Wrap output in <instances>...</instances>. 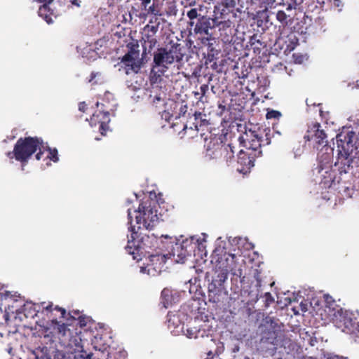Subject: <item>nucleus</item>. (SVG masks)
<instances>
[{
  "label": "nucleus",
  "instance_id": "38",
  "mask_svg": "<svg viewBox=\"0 0 359 359\" xmlns=\"http://www.w3.org/2000/svg\"><path fill=\"white\" fill-rule=\"evenodd\" d=\"M46 150V147L44 146V144L43 143L42 144V146H41L39 149H38V152L36 153V154L35 155V158L37 161H40L42 157H43V155L44 154V151Z\"/></svg>",
  "mask_w": 359,
  "mask_h": 359
},
{
  "label": "nucleus",
  "instance_id": "37",
  "mask_svg": "<svg viewBox=\"0 0 359 359\" xmlns=\"http://www.w3.org/2000/svg\"><path fill=\"white\" fill-rule=\"evenodd\" d=\"M264 297L265 299V306H269L274 302V298L269 292H265Z\"/></svg>",
  "mask_w": 359,
  "mask_h": 359
},
{
  "label": "nucleus",
  "instance_id": "23",
  "mask_svg": "<svg viewBox=\"0 0 359 359\" xmlns=\"http://www.w3.org/2000/svg\"><path fill=\"white\" fill-rule=\"evenodd\" d=\"M190 119H193L192 124L196 130H199L201 128L206 127L209 125L208 121L206 119V115L199 111H196Z\"/></svg>",
  "mask_w": 359,
  "mask_h": 359
},
{
  "label": "nucleus",
  "instance_id": "39",
  "mask_svg": "<svg viewBox=\"0 0 359 359\" xmlns=\"http://www.w3.org/2000/svg\"><path fill=\"white\" fill-rule=\"evenodd\" d=\"M78 320V325L81 327H84L86 326L87 325V318L85 316H79V317H77V319Z\"/></svg>",
  "mask_w": 359,
  "mask_h": 359
},
{
  "label": "nucleus",
  "instance_id": "58",
  "mask_svg": "<svg viewBox=\"0 0 359 359\" xmlns=\"http://www.w3.org/2000/svg\"><path fill=\"white\" fill-rule=\"evenodd\" d=\"M323 114H324V112L321 109H320V116L323 117L324 116Z\"/></svg>",
  "mask_w": 359,
  "mask_h": 359
},
{
  "label": "nucleus",
  "instance_id": "36",
  "mask_svg": "<svg viewBox=\"0 0 359 359\" xmlns=\"http://www.w3.org/2000/svg\"><path fill=\"white\" fill-rule=\"evenodd\" d=\"M267 119L277 118L278 119L281 116V113L276 110L269 111L266 115Z\"/></svg>",
  "mask_w": 359,
  "mask_h": 359
},
{
  "label": "nucleus",
  "instance_id": "7",
  "mask_svg": "<svg viewBox=\"0 0 359 359\" xmlns=\"http://www.w3.org/2000/svg\"><path fill=\"white\" fill-rule=\"evenodd\" d=\"M132 216L135 217L137 229L142 225L146 229H152L158 222L156 210V202L151 200H147L140 204L138 209L131 212Z\"/></svg>",
  "mask_w": 359,
  "mask_h": 359
},
{
  "label": "nucleus",
  "instance_id": "28",
  "mask_svg": "<svg viewBox=\"0 0 359 359\" xmlns=\"http://www.w3.org/2000/svg\"><path fill=\"white\" fill-rule=\"evenodd\" d=\"M276 20L281 23V25L285 27L288 25V22L290 20H288V18L290 17L287 15L285 11H278L276 13Z\"/></svg>",
  "mask_w": 359,
  "mask_h": 359
},
{
  "label": "nucleus",
  "instance_id": "16",
  "mask_svg": "<svg viewBox=\"0 0 359 359\" xmlns=\"http://www.w3.org/2000/svg\"><path fill=\"white\" fill-rule=\"evenodd\" d=\"M306 141H313V147H318L323 144H327V135L325 131L321 129V126L318 122L311 123L307 129L306 134L304 135Z\"/></svg>",
  "mask_w": 359,
  "mask_h": 359
},
{
  "label": "nucleus",
  "instance_id": "2",
  "mask_svg": "<svg viewBox=\"0 0 359 359\" xmlns=\"http://www.w3.org/2000/svg\"><path fill=\"white\" fill-rule=\"evenodd\" d=\"M128 229L131 231V240H128L126 246V251L133 256V259L137 261L142 259V256H145L146 253H149L148 249L154 247V243L156 242V238L151 236L144 235L139 238L137 231H135V225L133 224V216L131 210H128Z\"/></svg>",
  "mask_w": 359,
  "mask_h": 359
},
{
  "label": "nucleus",
  "instance_id": "19",
  "mask_svg": "<svg viewBox=\"0 0 359 359\" xmlns=\"http://www.w3.org/2000/svg\"><path fill=\"white\" fill-rule=\"evenodd\" d=\"M227 279V273L224 271L219 272L215 278H214L212 282L208 285V296L210 300H212L214 302L219 301L217 295H219L223 290L224 283Z\"/></svg>",
  "mask_w": 359,
  "mask_h": 359
},
{
  "label": "nucleus",
  "instance_id": "12",
  "mask_svg": "<svg viewBox=\"0 0 359 359\" xmlns=\"http://www.w3.org/2000/svg\"><path fill=\"white\" fill-rule=\"evenodd\" d=\"M97 109L93 114L90 118V124L96 126L99 124V130L102 135H105L109 130V123L110 122V111L114 109V104L111 107L105 106V103L97 102Z\"/></svg>",
  "mask_w": 359,
  "mask_h": 359
},
{
  "label": "nucleus",
  "instance_id": "61",
  "mask_svg": "<svg viewBox=\"0 0 359 359\" xmlns=\"http://www.w3.org/2000/svg\"><path fill=\"white\" fill-rule=\"evenodd\" d=\"M357 123L359 125V118L357 121Z\"/></svg>",
  "mask_w": 359,
  "mask_h": 359
},
{
  "label": "nucleus",
  "instance_id": "44",
  "mask_svg": "<svg viewBox=\"0 0 359 359\" xmlns=\"http://www.w3.org/2000/svg\"><path fill=\"white\" fill-rule=\"evenodd\" d=\"M54 359H68L64 353L58 352L54 355Z\"/></svg>",
  "mask_w": 359,
  "mask_h": 359
},
{
  "label": "nucleus",
  "instance_id": "48",
  "mask_svg": "<svg viewBox=\"0 0 359 359\" xmlns=\"http://www.w3.org/2000/svg\"><path fill=\"white\" fill-rule=\"evenodd\" d=\"M306 103L307 104L308 107H310V106H316V104L315 102H313L312 100H310V99H306Z\"/></svg>",
  "mask_w": 359,
  "mask_h": 359
},
{
  "label": "nucleus",
  "instance_id": "11",
  "mask_svg": "<svg viewBox=\"0 0 359 359\" xmlns=\"http://www.w3.org/2000/svg\"><path fill=\"white\" fill-rule=\"evenodd\" d=\"M238 150L233 143H229L228 144H214V147L208 151L212 158L219 159L226 165L233 167L236 162L235 154L238 153Z\"/></svg>",
  "mask_w": 359,
  "mask_h": 359
},
{
  "label": "nucleus",
  "instance_id": "49",
  "mask_svg": "<svg viewBox=\"0 0 359 359\" xmlns=\"http://www.w3.org/2000/svg\"><path fill=\"white\" fill-rule=\"evenodd\" d=\"M213 357H214V353L211 351H209L207 353V358L205 359H211Z\"/></svg>",
  "mask_w": 359,
  "mask_h": 359
},
{
  "label": "nucleus",
  "instance_id": "10",
  "mask_svg": "<svg viewBox=\"0 0 359 359\" xmlns=\"http://www.w3.org/2000/svg\"><path fill=\"white\" fill-rule=\"evenodd\" d=\"M126 47L128 50L121 59V62L127 74L130 73H137L142 66V60L140 58L139 43L137 41L130 42Z\"/></svg>",
  "mask_w": 359,
  "mask_h": 359
},
{
  "label": "nucleus",
  "instance_id": "1",
  "mask_svg": "<svg viewBox=\"0 0 359 359\" xmlns=\"http://www.w3.org/2000/svg\"><path fill=\"white\" fill-rule=\"evenodd\" d=\"M353 133H340L337 136V143L339 148L338 156L335 166L340 172L351 171L359 177V151H348L350 146L353 147Z\"/></svg>",
  "mask_w": 359,
  "mask_h": 359
},
{
  "label": "nucleus",
  "instance_id": "47",
  "mask_svg": "<svg viewBox=\"0 0 359 359\" xmlns=\"http://www.w3.org/2000/svg\"><path fill=\"white\" fill-rule=\"evenodd\" d=\"M71 3L72 5L75 6L76 7H80L81 1V0H72Z\"/></svg>",
  "mask_w": 359,
  "mask_h": 359
},
{
  "label": "nucleus",
  "instance_id": "20",
  "mask_svg": "<svg viewBox=\"0 0 359 359\" xmlns=\"http://www.w3.org/2000/svg\"><path fill=\"white\" fill-rule=\"evenodd\" d=\"M189 244L187 241H183L181 243H176L172 248V255L175 257V261L178 263H184L186 258L190 256L191 249H188ZM189 248L191 245H189Z\"/></svg>",
  "mask_w": 359,
  "mask_h": 359
},
{
  "label": "nucleus",
  "instance_id": "35",
  "mask_svg": "<svg viewBox=\"0 0 359 359\" xmlns=\"http://www.w3.org/2000/svg\"><path fill=\"white\" fill-rule=\"evenodd\" d=\"M170 291L168 289H163L161 292L162 303L164 307L167 308L168 304V297H169Z\"/></svg>",
  "mask_w": 359,
  "mask_h": 359
},
{
  "label": "nucleus",
  "instance_id": "34",
  "mask_svg": "<svg viewBox=\"0 0 359 359\" xmlns=\"http://www.w3.org/2000/svg\"><path fill=\"white\" fill-rule=\"evenodd\" d=\"M101 76V74L99 73V72H92L90 76V79H88V83H92V85H95V84H97L99 83H101V81L100 79V78H98L97 80H95L96 79V77H100Z\"/></svg>",
  "mask_w": 359,
  "mask_h": 359
},
{
  "label": "nucleus",
  "instance_id": "9",
  "mask_svg": "<svg viewBox=\"0 0 359 359\" xmlns=\"http://www.w3.org/2000/svg\"><path fill=\"white\" fill-rule=\"evenodd\" d=\"M316 170L321 177L320 184L324 188H333L337 177L332 170L331 156L329 154H324L318 157V164Z\"/></svg>",
  "mask_w": 359,
  "mask_h": 359
},
{
  "label": "nucleus",
  "instance_id": "8",
  "mask_svg": "<svg viewBox=\"0 0 359 359\" xmlns=\"http://www.w3.org/2000/svg\"><path fill=\"white\" fill-rule=\"evenodd\" d=\"M332 323L347 334H355L359 332V316L352 311L338 310L334 315Z\"/></svg>",
  "mask_w": 359,
  "mask_h": 359
},
{
  "label": "nucleus",
  "instance_id": "32",
  "mask_svg": "<svg viewBox=\"0 0 359 359\" xmlns=\"http://www.w3.org/2000/svg\"><path fill=\"white\" fill-rule=\"evenodd\" d=\"M257 34H253L252 36H250L249 39V44L250 46H252L253 48H259L258 46H257V44L262 45V42L258 39Z\"/></svg>",
  "mask_w": 359,
  "mask_h": 359
},
{
  "label": "nucleus",
  "instance_id": "24",
  "mask_svg": "<svg viewBox=\"0 0 359 359\" xmlns=\"http://www.w3.org/2000/svg\"><path fill=\"white\" fill-rule=\"evenodd\" d=\"M214 19V28L216 27H218L219 31L220 32V36H222V32H224V34L228 37L229 33L231 34V32L232 22L230 20L219 21L217 18Z\"/></svg>",
  "mask_w": 359,
  "mask_h": 359
},
{
  "label": "nucleus",
  "instance_id": "41",
  "mask_svg": "<svg viewBox=\"0 0 359 359\" xmlns=\"http://www.w3.org/2000/svg\"><path fill=\"white\" fill-rule=\"evenodd\" d=\"M291 3L288 4L287 6V11H291L292 8V5L295 7L296 6L300 5L303 0H290Z\"/></svg>",
  "mask_w": 359,
  "mask_h": 359
},
{
  "label": "nucleus",
  "instance_id": "27",
  "mask_svg": "<svg viewBox=\"0 0 359 359\" xmlns=\"http://www.w3.org/2000/svg\"><path fill=\"white\" fill-rule=\"evenodd\" d=\"M140 1L142 8L147 11L148 13H151L154 15H160L159 11L156 8L154 4L148 6L149 4L151 3V0H140Z\"/></svg>",
  "mask_w": 359,
  "mask_h": 359
},
{
  "label": "nucleus",
  "instance_id": "22",
  "mask_svg": "<svg viewBox=\"0 0 359 359\" xmlns=\"http://www.w3.org/2000/svg\"><path fill=\"white\" fill-rule=\"evenodd\" d=\"M276 0H250V5L257 14L266 12L271 8Z\"/></svg>",
  "mask_w": 359,
  "mask_h": 359
},
{
  "label": "nucleus",
  "instance_id": "14",
  "mask_svg": "<svg viewBox=\"0 0 359 359\" xmlns=\"http://www.w3.org/2000/svg\"><path fill=\"white\" fill-rule=\"evenodd\" d=\"M158 30V25H147L144 27V33L141 40L142 43V59L146 58L147 55L151 54V52L156 47L158 43L156 36Z\"/></svg>",
  "mask_w": 359,
  "mask_h": 359
},
{
  "label": "nucleus",
  "instance_id": "40",
  "mask_svg": "<svg viewBox=\"0 0 359 359\" xmlns=\"http://www.w3.org/2000/svg\"><path fill=\"white\" fill-rule=\"evenodd\" d=\"M208 89H209V87H208V84H203V85H201V87H200V90H201V93H201V96L198 97V99H199L200 100H202V97H203V96H205V94H206V93L208 92Z\"/></svg>",
  "mask_w": 359,
  "mask_h": 359
},
{
  "label": "nucleus",
  "instance_id": "54",
  "mask_svg": "<svg viewBox=\"0 0 359 359\" xmlns=\"http://www.w3.org/2000/svg\"><path fill=\"white\" fill-rule=\"evenodd\" d=\"M162 117L164 118L165 120H168V113L164 112L162 115Z\"/></svg>",
  "mask_w": 359,
  "mask_h": 359
},
{
  "label": "nucleus",
  "instance_id": "50",
  "mask_svg": "<svg viewBox=\"0 0 359 359\" xmlns=\"http://www.w3.org/2000/svg\"><path fill=\"white\" fill-rule=\"evenodd\" d=\"M327 359H345V358L343 357L337 355H331V356L328 357Z\"/></svg>",
  "mask_w": 359,
  "mask_h": 359
},
{
  "label": "nucleus",
  "instance_id": "3",
  "mask_svg": "<svg viewBox=\"0 0 359 359\" xmlns=\"http://www.w3.org/2000/svg\"><path fill=\"white\" fill-rule=\"evenodd\" d=\"M187 15L189 20L190 34L204 43H208V39L212 38L214 29L215 19L203 15L198 12L196 8L189 10Z\"/></svg>",
  "mask_w": 359,
  "mask_h": 359
},
{
  "label": "nucleus",
  "instance_id": "17",
  "mask_svg": "<svg viewBox=\"0 0 359 359\" xmlns=\"http://www.w3.org/2000/svg\"><path fill=\"white\" fill-rule=\"evenodd\" d=\"M0 301L5 302L6 306L8 307L12 313L18 312L20 308L24 306V299L20 294H12L11 292L7 291L0 284Z\"/></svg>",
  "mask_w": 359,
  "mask_h": 359
},
{
  "label": "nucleus",
  "instance_id": "26",
  "mask_svg": "<svg viewBox=\"0 0 359 359\" xmlns=\"http://www.w3.org/2000/svg\"><path fill=\"white\" fill-rule=\"evenodd\" d=\"M213 39L214 38L212 36V38L208 39V43H204L203 40L201 41V44L208 48V58L210 61L213 60L215 55L218 54V50L215 48L213 43L211 42Z\"/></svg>",
  "mask_w": 359,
  "mask_h": 359
},
{
  "label": "nucleus",
  "instance_id": "25",
  "mask_svg": "<svg viewBox=\"0 0 359 359\" xmlns=\"http://www.w3.org/2000/svg\"><path fill=\"white\" fill-rule=\"evenodd\" d=\"M39 15L48 24H50L53 22L52 16L53 12L50 9L49 5L43 4L39 9Z\"/></svg>",
  "mask_w": 359,
  "mask_h": 359
},
{
  "label": "nucleus",
  "instance_id": "45",
  "mask_svg": "<svg viewBox=\"0 0 359 359\" xmlns=\"http://www.w3.org/2000/svg\"><path fill=\"white\" fill-rule=\"evenodd\" d=\"M255 278H256V280H257V286L260 287V286H261V282H262V280H261V279H260V278H259V273L258 272V271H257V270H256V273H255Z\"/></svg>",
  "mask_w": 359,
  "mask_h": 359
},
{
  "label": "nucleus",
  "instance_id": "29",
  "mask_svg": "<svg viewBox=\"0 0 359 359\" xmlns=\"http://www.w3.org/2000/svg\"><path fill=\"white\" fill-rule=\"evenodd\" d=\"M46 151H48V156H47L48 158L55 163L58 161L59 157L57 149L50 148L48 146H46Z\"/></svg>",
  "mask_w": 359,
  "mask_h": 359
},
{
  "label": "nucleus",
  "instance_id": "15",
  "mask_svg": "<svg viewBox=\"0 0 359 359\" xmlns=\"http://www.w3.org/2000/svg\"><path fill=\"white\" fill-rule=\"evenodd\" d=\"M243 135H247L249 146H253L258 150H261L262 146L269 145L271 143V131L267 128L264 129L259 128L257 131L250 130L245 131Z\"/></svg>",
  "mask_w": 359,
  "mask_h": 359
},
{
  "label": "nucleus",
  "instance_id": "52",
  "mask_svg": "<svg viewBox=\"0 0 359 359\" xmlns=\"http://www.w3.org/2000/svg\"><path fill=\"white\" fill-rule=\"evenodd\" d=\"M160 101H161V97L160 96H156L153 100L154 103H157L158 102Z\"/></svg>",
  "mask_w": 359,
  "mask_h": 359
},
{
  "label": "nucleus",
  "instance_id": "42",
  "mask_svg": "<svg viewBox=\"0 0 359 359\" xmlns=\"http://www.w3.org/2000/svg\"><path fill=\"white\" fill-rule=\"evenodd\" d=\"M87 108H88V107H87V104H86V102H82L79 104V109L81 112H85L86 111Z\"/></svg>",
  "mask_w": 359,
  "mask_h": 359
},
{
  "label": "nucleus",
  "instance_id": "6",
  "mask_svg": "<svg viewBox=\"0 0 359 359\" xmlns=\"http://www.w3.org/2000/svg\"><path fill=\"white\" fill-rule=\"evenodd\" d=\"M43 140L39 137H20L14 145L13 150L8 151L6 156L26 164L32 156L42 146Z\"/></svg>",
  "mask_w": 359,
  "mask_h": 359
},
{
  "label": "nucleus",
  "instance_id": "13",
  "mask_svg": "<svg viewBox=\"0 0 359 359\" xmlns=\"http://www.w3.org/2000/svg\"><path fill=\"white\" fill-rule=\"evenodd\" d=\"M338 171L339 175L333 189L337 190L343 197L351 198L355 192L353 173H349L350 171L346 172H340L339 170Z\"/></svg>",
  "mask_w": 359,
  "mask_h": 359
},
{
  "label": "nucleus",
  "instance_id": "53",
  "mask_svg": "<svg viewBox=\"0 0 359 359\" xmlns=\"http://www.w3.org/2000/svg\"><path fill=\"white\" fill-rule=\"evenodd\" d=\"M4 317L5 318L6 323H7V322H8V313H6L4 315Z\"/></svg>",
  "mask_w": 359,
  "mask_h": 359
},
{
  "label": "nucleus",
  "instance_id": "56",
  "mask_svg": "<svg viewBox=\"0 0 359 359\" xmlns=\"http://www.w3.org/2000/svg\"><path fill=\"white\" fill-rule=\"evenodd\" d=\"M36 359H39L38 357H36ZM42 359H50L49 356L48 355H45L44 357L42 358Z\"/></svg>",
  "mask_w": 359,
  "mask_h": 359
},
{
  "label": "nucleus",
  "instance_id": "59",
  "mask_svg": "<svg viewBox=\"0 0 359 359\" xmlns=\"http://www.w3.org/2000/svg\"><path fill=\"white\" fill-rule=\"evenodd\" d=\"M200 94H201V93H198V92H195V93H194V95H195L196 97H197V96H198Z\"/></svg>",
  "mask_w": 359,
  "mask_h": 359
},
{
  "label": "nucleus",
  "instance_id": "5",
  "mask_svg": "<svg viewBox=\"0 0 359 359\" xmlns=\"http://www.w3.org/2000/svg\"><path fill=\"white\" fill-rule=\"evenodd\" d=\"M182 49L183 47L180 43H174L169 49L167 48H158L157 51L154 53L151 74H156L155 68H160L158 76H161L168 69L170 65L175 62L182 60L184 55Z\"/></svg>",
  "mask_w": 359,
  "mask_h": 359
},
{
  "label": "nucleus",
  "instance_id": "46",
  "mask_svg": "<svg viewBox=\"0 0 359 359\" xmlns=\"http://www.w3.org/2000/svg\"><path fill=\"white\" fill-rule=\"evenodd\" d=\"M55 310H57L59 311H60L61 313V317L62 318H65V315H66V310L63 308H60V307H58V306H55Z\"/></svg>",
  "mask_w": 359,
  "mask_h": 359
},
{
  "label": "nucleus",
  "instance_id": "30",
  "mask_svg": "<svg viewBox=\"0 0 359 359\" xmlns=\"http://www.w3.org/2000/svg\"><path fill=\"white\" fill-rule=\"evenodd\" d=\"M102 101H103L102 103L107 102V104H105V106L111 107L112 104H114V107L116 105V104L114 103L115 100H114V95L108 91L105 92V93L104 94Z\"/></svg>",
  "mask_w": 359,
  "mask_h": 359
},
{
  "label": "nucleus",
  "instance_id": "51",
  "mask_svg": "<svg viewBox=\"0 0 359 359\" xmlns=\"http://www.w3.org/2000/svg\"><path fill=\"white\" fill-rule=\"evenodd\" d=\"M40 3H43V4H49L53 0H37Z\"/></svg>",
  "mask_w": 359,
  "mask_h": 359
},
{
  "label": "nucleus",
  "instance_id": "57",
  "mask_svg": "<svg viewBox=\"0 0 359 359\" xmlns=\"http://www.w3.org/2000/svg\"><path fill=\"white\" fill-rule=\"evenodd\" d=\"M229 257H231V259L233 260L236 258V256L234 255H229Z\"/></svg>",
  "mask_w": 359,
  "mask_h": 359
},
{
  "label": "nucleus",
  "instance_id": "60",
  "mask_svg": "<svg viewBox=\"0 0 359 359\" xmlns=\"http://www.w3.org/2000/svg\"><path fill=\"white\" fill-rule=\"evenodd\" d=\"M2 313V310L0 308V315Z\"/></svg>",
  "mask_w": 359,
  "mask_h": 359
},
{
  "label": "nucleus",
  "instance_id": "55",
  "mask_svg": "<svg viewBox=\"0 0 359 359\" xmlns=\"http://www.w3.org/2000/svg\"><path fill=\"white\" fill-rule=\"evenodd\" d=\"M83 359H91V355L90 354H88L85 358Z\"/></svg>",
  "mask_w": 359,
  "mask_h": 359
},
{
  "label": "nucleus",
  "instance_id": "43",
  "mask_svg": "<svg viewBox=\"0 0 359 359\" xmlns=\"http://www.w3.org/2000/svg\"><path fill=\"white\" fill-rule=\"evenodd\" d=\"M69 315L70 316V317L73 319H77V317H79V316H81L80 315V313L79 311H70L69 313Z\"/></svg>",
  "mask_w": 359,
  "mask_h": 359
},
{
  "label": "nucleus",
  "instance_id": "33",
  "mask_svg": "<svg viewBox=\"0 0 359 359\" xmlns=\"http://www.w3.org/2000/svg\"><path fill=\"white\" fill-rule=\"evenodd\" d=\"M46 303L45 302H42L41 304V305H39V304H34V311L39 312L41 309V306L42 307V311H43V310H46L47 311H50L51 312L53 311V304H48L47 306H44Z\"/></svg>",
  "mask_w": 359,
  "mask_h": 359
},
{
  "label": "nucleus",
  "instance_id": "18",
  "mask_svg": "<svg viewBox=\"0 0 359 359\" xmlns=\"http://www.w3.org/2000/svg\"><path fill=\"white\" fill-rule=\"evenodd\" d=\"M165 261L166 258L163 255H150L146 259L145 266L142 267V270L147 271V273L150 276L158 275L162 271Z\"/></svg>",
  "mask_w": 359,
  "mask_h": 359
},
{
  "label": "nucleus",
  "instance_id": "4",
  "mask_svg": "<svg viewBox=\"0 0 359 359\" xmlns=\"http://www.w3.org/2000/svg\"><path fill=\"white\" fill-rule=\"evenodd\" d=\"M240 146L244 149H240L237 153V160L233 167L239 173L246 175L255 166V161L257 158L262 154V150H258L253 146H249L247 135H241L238 139Z\"/></svg>",
  "mask_w": 359,
  "mask_h": 359
},
{
  "label": "nucleus",
  "instance_id": "31",
  "mask_svg": "<svg viewBox=\"0 0 359 359\" xmlns=\"http://www.w3.org/2000/svg\"><path fill=\"white\" fill-rule=\"evenodd\" d=\"M57 330V333L62 337H64L67 332H69L70 330L67 328V325L65 323L59 324L57 323V327L55 328Z\"/></svg>",
  "mask_w": 359,
  "mask_h": 359
},
{
  "label": "nucleus",
  "instance_id": "21",
  "mask_svg": "<svg viewBox=\"0 0 359 359\" xmlns=\"http://www.w3.org/2000/svg\"><path fill=\"white\" fill-rule=\"evenodd\" d=\"M184 334L190 339H198L203 338L204 337H208V331L202 326H189L187 325V328L183 330Z\"/></svg>",
  "mask_w": 359,
  "mask_h": 359
}]
</instances>
